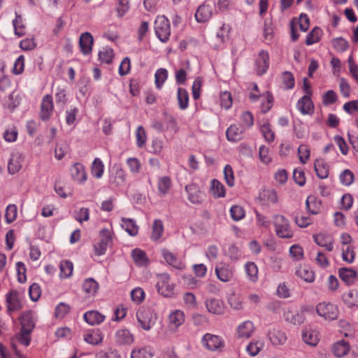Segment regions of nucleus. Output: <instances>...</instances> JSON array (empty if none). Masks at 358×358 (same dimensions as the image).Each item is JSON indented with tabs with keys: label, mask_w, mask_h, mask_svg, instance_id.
<instances>
[{
	"label": "nucleus",
	"mask_w": 358,
	"mask_h": 358,
	"mask_svg": "<svg viewBox=\"0 0 358 358\" xmlns=\"http://www.w3.org/2000/svg\"><path fill=\"white\" fill-rule=\"evenodd\" d=\"M161 254L169 265L178 270H182L185 268V266L182 261L169 250L163 248L161 250Z\"/></svg>",
	"instance_id": "4468645a"
},
{
	"label": "nucleus",
	"mask_w": 358,
	"mask_h": 358,
	"mask_svg": "<svg viewBox=\"0 0 358 358\" xmlns=\"http://www.w3.org/2000/svg\"><path fill=\"white\" fill-rule=\"evenodd\" d=\"M17 206L15 204H10L7 206L5 213V218L8 223L13 222L17 217Z\"/></svg>",
	"instance_id": "69168bd1"
},
{
	"label": "nucleus",
	"mask_w": 358,
	"mask_h": 358,
	"mask_svg": "<svg viewBox=\"0 0 358 358\" xmlns=\"http://www.w3.org/2000/svg\"><path fill=\"white\" fill-rule=\"evenodd\" d=\"M316 310L320 316L330 320L337 319L339 314L338 307L331 303H320L317 306Z\"/></svg>",
	"instance_id": "39448f33"
},
{
	"label": "nucleus",
	"mask_w": 358,
	"mask_h": 358,
	"mask_svg": "<svg viewBox=\"0 0 358 358\" xmlns=\"http://www.w3.org/2000/svg\"><path fill=\"white\" fill-rule=\"evenodd\" d=\"M244 129L237 125H231L226 131L225 135L228 141L231 142H237L242 139Z\"/></svg>",
	"instance_id": "393cba45"
},
{
	"label": "nucleus",
	"mask_w": 358,
	"mask_h": 358,
	"mask_svg": "<svg viewBox=\"0 0 358 358\" xmlns=\"http://www.w3.org/2000/svg\"><path fill=\"white\" fill-rule=\"evenodd\" d=\"M84 341L90 345H96L101 343L103 339V335L100 329H93L87 332L83 337Z\"/></svg>",
	"instance_id": "bb28decb"
},
{
	"label": "nucleus",
	"mask_w": 358,
	"mask_h": 358,
	"mask_svg": "<svg viewBox=\"0 0 358 358\" xmlns=\"http://www.w3.org/2000/svg\"><path fill=\"white\" fill-rule=\"evenodd\" d=\"M23 156L21 153L16 152L12 153L8 164V171L10 174L17 173L22 168Z\"/></svg>",
	"instance_id": "412c9836"
},
{
	"label": "nucleus",
	"mask_w": 358,
	"mask_h": 358,
	"mask_svg": "<svg viewBox=\"0 0 358 358\" xmlns=\"http://www.w3.org/2000/svg\"><path fill=\"white\" fill-rule=\"evenodd\" d=\"M296 275L307 282H312L315 279V273L308 266L303 265L299 266L296 271Z\"/></svg>",
	"instance_id": "2f4dec72"
},
{
	"label": "nucleus",
	"mask_w": 358,
	"mask_h": 358,
	"mask_svg": "<svg viewBox=\"0 0 358 358\" xmlns=\"http://www.w3.org/2000/svg\"><path fill=\"white\" fill-rule=\"evenodd\" d=\"M156 287L159 294L165 297H171L174 294V285L170 282L169 274L162 273L159 275Z\"/></svg>",
	"instance_id": "20e7f679"
},
{
	"label": "nucleus",
	"mask_w": 358,
	"mask_h": 358,
	"mask_svg": "<svg viewBox=\"0 0 358 358\" xmlns=\"http://www.w3.org/2000/svg\"><path fill=\"white\" fill-rule=\"evenodd\" d=\"M153 350L150 346H137L131 352V358H152Z\"/></svg>",
	"instance_id": "a878e982"
},
{
	"label": "nucleus",
	"mask_w": 358,
	"mask_h": 358,
	"mask_svg": "<svg viewBox=\"0 0 358 358\" xmlns=\"http://www.w3.org/2000/svg\"><path fill=\"white\" fill-rule=\"evenodd\" d=\"M342 257L345 262L352 263L355 258V248L352 245H347L346 248L343 249Z\"/></svg>",
	"instance_id": "e2e57ef3"
},
{
	"label": "nucleus",
	"mask_w": 358,
	"mask_h": 358,
	"mask_svg": "<svg viewBox=\"0 0 358 358\" xmlns=\"http://www.w3.org/2000/svg\"><path fill=\"white\" fill-rule=\"evenodd\" d=\"M209 194L214 199H219L224 196V185L217 179L210 181Z\"/></svg>",
	"instance_id": "72a5a7b5"
},
{
	"label": "nucleus",
	"mask_w": 358,
	"mask_h": 358,
	"mask_svg": "<svg viewBox=\"0 0 358 358\" xmlns=\"http://www.w3.org/2000/svg\"><path fill=\"white\" fill-rule=\"evenodd\" d=\"M13 25L15 35L20 37L25 34V25L20 15L15 13V18L13 20Z\"/></svg>",
	"instance_id": "37998d69"
},
{
	"label": "nucleus",
	"mask_w": 358,
	"mask_h": 358,
	"mask_svg": "<svg viewBox=\"0 0 358 358\" xmlns=\"http://www.w3.org/2000/svg\"><path fill=\"white\" fill-rule=\"evenodd\" d=\"M315 173L321 179H325L329 176V166L322 159H316L314 164Z\"/></svg>",
	"instance_id": "4c0bfd02"
},
{
	"label": "nucleus",
	"mask_w": 358,
	"mask_h": 358,
	"mask_svg": "<svg viewBox=\"0 0 358 358\" xmlns=\"http://www.w3.org/2000/svg\"><path fill=\"white\" fill-rule=\"evenodd\" d=\"M344 303L348 307H358V290L353 289L343 295Z\"/></svg>",
	"instance_id": "79ce46f5"
},
{
	"label": "nucleus",
	"mask_w": 358,
	"mask_h": 358,
	"mask_svg": "<svg viewBox=\"0 0 358 358\" xmlns=\"http://www.w3.org/2000/svg\"><path fill=\"white\" fill-rule=\"evenodd\" d=\"M31 333L32 332L27 331V330L20 329V331L15 334V336L13 340V342H12V347H13V350L15 352V355L19 358H25V357L18 350L15 342H17L20 345H22L24 347L29 346L30 344V342H31Z\"/></svg>",
	"instance_id": "423d86ee"
},
{
	"label": "nucleus",
	"mask_w": 358,
	"mask_h": 358,
	"mask_svg": "<svg viewBox=\"0 0 358 358\" xmlns=\"http://www.w3.org/2000/svg\"><path fill=\"white\" fill-rule=\"evenodd\" d=\"M307 309L301 308L300 310H287L285 313V320L293 324H301L305 320V313Z\"/></svg>",
	"instance_id": "2eb2a0df"
},
{
	"label": "nucleus",
	"mask_w": 358,
	"mask_h": 358,
	"mask_svg": "<svg viewBox=\"0 0 358 358\" xmlns=\"http://www.w3.org/2000/svg\"><path fill=\"white\" fill-rule=\"evenodd\" d=\"M339 276L348 285H352L357 280V272L351 268H341L339 270Z\"/></svg>",
	"instance_id": "f704fd0d"
},
{
	"label": "nucleus",
	"mask_w": 358,
	"mask_h": 358,
	"mask_svg": "<svg viewBox=\"0 0 358 358\" xmlns=\"http://www.w3.org/2000/svg\"><path fill=\"white\" fill-rule=\"evenodd\" d=\"M164 233L163 223L160 220H155L153 222L151 238L154 241H157L161 238Z\"/></svg>",
	"instance_id": "c03bdc74"
},
{
	"label": "nucleus",
	"mask_w": 358,
	"mask_h": 358,
	"mask_svg": "<svg viewBox=\"0 0 358 358\" xmlns=\"http://www.w3.org/2000/svg\"><path fill=\"white\" fill-rule=\"evenodd\" d=\"M339 178L341 182L346 186L350 185L354 181V174L349 169L343 171Z\"/></svg>",
	"instance_id": "774afa93"
},
{
	"label": "nucleus",
	"mask_w": 358,
	"mask_h": 358,
	"mask_svg": "<svg viewBox=\"0 0 358 358\" xmlns=\"http://www.w3.org/2000/svg\"><path fill=\"white\" fill-rule=\"evenodd\" d=\"M222 343V338L220 336L211 334H206L201 339L203 346L211 351L218 350Z\"/></svg>",
	"instance_id": "f8f14e48"
},
{
	"label": "nucleus",
	"mask_w": 358,
	"mask_h": 358,
	"mask_svg": "<svg viewBox=\"0 0 358 358\" xmlns=\"http://www.w3.org/2000/svg\"><path fill=\"white\" fill-rule=\"evenodd\" d=\"M261 131L265 138V140L269 143L273 142L275 139V133L271 129V127L269 123H264L261 126Z\"/></svg>",
	"instance_id": "4d7b16f0"
},
{
	"label": "nucleus",
	"mask_w": 358,
	"mask_h": 358,
	"mask_svg": "<svg viewBox=\"0 0 358 358\" xmlns=\"http://www.w3.org/2000/svg\"><path fill=\"white\" fill-rule=\"evenodd\" d=\"M99 289V283L92 278H86L83 283V290L88 296H94Z\"/></svg>",
	"instance_id": "c756f323"
},
{
	"label": "nucleus",
	"mask_w": 358,
	"mask_h": 358,
	"mask_svg": "<svg viewBox=\"0 0 358 358\" xmlns=\"http://www.w3.org/2000/svg\"><path fill=\"white\" fill-rule=\"evenodd\" d=\"M306 205L310 213L316 215L320 212V203H317V199L315 196H308L306 201Z\"/></svg>",
	"instance_id": "5fc2aeb1"
},
{
	"label": "nucleus",
	"mask_w": 358,
	"mask_h": 358,
	"mask_svg": "<svg viewBox=\"0 0 358 358\" xmlns=\"http://www.w3.org/2000/svg\"><path fill=\"white\" fill-rule=\"evenodd\" d=\"M157 186L158 190L161 194H166L171 187V180L170 178L168 176H162L159 178L158 179Z\"/></svg>",
	"instance_id": "09e8293b"
},
{
	"label": "nucleus",
	"mask_w": 358,
	"mask_h": 358,
	"mask_svg": "<svg viewBox=\"0 0 358 358\" xmlns=\"http://www.w3.org/2000/svg\"><path fill=\"white\" fill-rule=\"evenodd\" d=\"M267 335L273 345H283L287 341L285 334L278 329L269 330Z\"/></svg>",
	"instance_id": "b1692460"
},
{
	"label": "nucleus",
	"mask_w": 358,
	"mask_h": 358,
	"mask_svg": "<svg viewBox=\"0 0 358 358\" xmlns=\"http://www.w3.org/2000/svg\"><path fill=\"white\" fill-rule=\"evenodd\" d=\"M95 358H122L117 350L109 348L106 350H100L98 352Z\"/></svg>",
	"instance_id": "bf43d9fd"
},
{
	"label": "nucleus",
	"mask_w": 358,
	"mask_h": 358,
	"mask_svg": "<svg viewBox=\"0 0 358 358\" xmlns=\"http://www.w3.org/2000/svg\"><path fill=\"white\" fill-rule=\"evenodd\" d=\"M126 181L124 171L119 167L113 169L109 176V183L115 187L123 186Z\"/></svg>",
	"instance_id": "f3484780"
},
{
	"label": "nucleus",
	"mask_w": 358,
	"mask_h": 358,
	"mask_svg": "<svg viewBox=\"0 0 358 358\" xmlns=\"http://www.w3.org/2000/svg\"><path fill=\"white\" fill-rule=\"evenodd\" d=\"M100 241L94 245L95 255H103L106 253L108 245L111 241V233L108 229H103L100 231Z\"/></svg>",
	"instance_id": "0eeeda50"
},
{
	"label": "nucleus",
	"mask_w": 358,
	"mask_h": 358,
	"mask_svg": "<svg viewBox=\"0 0 358 358\" xmlns=\"http://www.w3.org/2000/svg\"><path fill=\"white\" fill-rule=\"evenodd\" d=\"M269 66V55L264 50H262L255 62V71L258 76L264 74Z\"/></svg>",
	"instance_id": "9b49d317"
},
{
	"label": "nucleus",
	"mask_w": 358,
	"mask_h": 358,
	"mask_svg": "<svg viewBox=\"0 0 358 358\" xmlns=\"http://www.w3.org/2000/svg\"><path fill=\"white\" fill-rule=\"evenodd\" d=\"M138 326L145 331H150L155 325L157 314L153 308L142 307L138 309L136 314Z\"/></svg>",
	"instance_id": "f257e3e1"
},
{
	"label": "nucleus",
	"mask_w": 358,
	"mask_h": 358,
	"mask_svg": "<svg viewBox=\"0 0 358 358\" xmlns=\"http://www.w3.org/2000/svg\"><path fill=\"white\" fill-rule=\"evenodd\" d=\"M115 340L120 345H129L134 342V336L129 330L122 329L116 331Z\"/></svg>",
	"instance_id": "4be33fe9"
},
{
	"label": "nucleus",
	"mask_w": 358,
	"mask_h": 358,
	"mask_svg": "<svg viewBox=\"0 0 358 358\" xmlns=\"http://www.w3.org/2000/svg\"><path fill=\"white\" fill-rule=\"evenodd\" d=\"M242 126L245 130L246 129L250 128L254 124V119L252 114L249 111L243 113L241 115Z\"/></svg>",
	"instance_id": "338daca9"
},
{
	"label": "nucleus",
	"mask_w": 358,
	"mask_h": 358,
	"mask_svg": "<svg viewBox=\"0 0 358 358\" xmlns=\"http://www.w3.org/2000/svg\"><path fill=\"white\" fill-rule=\"evenodd\" d=\"M273 224L276 235L281 238H291L294 236L289 222L285 216L275 215L273 216Z\"/></svg>",
	"instance_id": "f03ea898"
},
{
	"label": "nucleus",
	"mask_w": 358,
	"mask_h": 358,
	"mask_svg": "<svg viewBox=\"0 0 358 358\" xmlns=\"http://www.w3.org/2000/svg\"><path fill=\"white\" fill-rule=\"evenodd\" d=\"M155 32L157 37L162 43H166L171 35L169 20L165 16H158L155 21Z\"/></svg>",
	"instance_id": "7ed1b4c3"
},
{
	"label": "nucleus",
	"mask_w": 358,
	"mask_h": 358,
	"mask_svg": "<svg viewBox=\"0 0 358 358\" xmlns=\"http://www.w3.org/2000/svg\"><path fill=\"white\" fill-rule=\"evenodd\" d=\"M264 343L260 341H252L246 347V351L248 353L254 357L259 354V352L264 348Z\"/></svg>",
	"instance_id": "8fccbe9b"
},
{
	"label": "nucleus",
	"mask_w": 358,
	"mask_h": 358,
	"mask_svg": "<svg viewBox=\"0 0 358 358\" xmlns=\"http://www.w3.org/2000/svg\"><path fill=\"white\" fill-rule=\"evenodd\" d=\"M84 319L90 325H97L105 320V316L96 310H90L84 314Z\"/></svg>",
	"instance_id": "473e14b6"
},
{
	"label": "nucleus",
	"mask_w": 358,
	"mask_h": 358,
	"mask_svg": "<svg viewBox=\"0 0 358 358\" xmlns=\"http://www.w3.org/2000/svg\"><path fill=\"white\" fill-rule=\"evenodd\" d=\"M104 172V165L99 158H95L92 162L91 173L96 178H101Z\"/></svg>",
	"instance_id": "a18cd8bd"
},
{
	"label": "nucleus",
	"mask_w": 358,
	"mask_h": 358,
	"mask_svg": "<svg viewBox=\"0 0 358 358\" xmlns=\"http://www.w3.org/2000/svg\"><path fill=\"white\" fill-rule=\"evenodd\" d=\"M185 322V315L182 310H174L168 316L169 328L171 331H176Z\"/></svg>",
	"instance_id": "ddd939ff"
},
{
	"label": "nucleus",
	"mask_w": 358,
	"mask_h": 358,
	"mask_svg": "<svg viewBox=\"0 0 358 358\" xmlns=\"http://www.w3.org/2000/svg\"><path fill=\"white\" fill-rule=\"evenodd\" d=\"M113 50L110 48H104L102 50L99 51V59L106 64H110L113 58Z\"/></svg>",
	"instance_id": "13d9d810"
},
{
	"label": "nucleus",
	"mask_w": 358,
	"mask_h": 358,
	"mask_svg": "<svg viewBox=\"0 0 358 358\" xmlns=\"http://www.w3.org/2000/svg\"><path fill=\"white\" fill-rule=\"evenodd\" d=\"M93 43V36L90 33L85 32L80 35L79 45L83 55H87L92 52Z\"/></svg>",
	"instance_id": "6ab92c4d"
},
{
	"label": "nucleus",
	"mask_w": 358,
	"mask_h": 358,
	"mask_svg": "<svg viewBox=\"0 0 358 358\" xmlns=\"http://www.w3.org/2000/svg\"><path fill=\"white\" fill-rule=\"evenodd\" d=\"M261 200L266 203H276L278 202L277 193L273 189H264L259 194Z\"/></svg>",
	"instance_id": "49530a36"
},
{
	"label": "nucleus",
	"mask_w": 358,
	"mask_h": 358,
	"mask_svg": "<svg viewBox=\"0 0 358 358\" xmlns=\"http://www.w3.org/2000/svg\"><path fill=\"white\" fill-rule=\"evenodd\" d=\"M122 227L132 236H136L138 231V227L133 219L122 218Z\"/></svg>",
	"instance_id": "58836bf2"
},
{
	"label": "nucleus",
	"mask_w": 358,
	"mask_h": 358,
	"mask_svg": "<svg viewBox=\"0 0 358 358\" xmlns=\"http://www.w3.org/2000/svg\"><path fill=\"white\" fill-rule=\"evenodd\" d=\"M230 215L234 221H239L245 217V212L242 206L234 205L230 208Z\"/></svg>",
	"instance_id": "6e6d98bb"
},
{
	"label": "nucleus",
	"mask_w": 358,
	"mask_h": 358,
	"mask_svg": "<svg viewBox=\"0 0 358 358\" xmlns=\"http://www.w3.org/2000/svg\"><path fill=\"white\" fill-rule=\"evenodd\" d=\"M185 191L188 194V199L192 203H199L203 198V193L199 187L194 184L186 185Z\"/></svg>",
	"instance_id": "aec40b11"
},
{
	"label": "nucleus",
	"mask_w": 358,
	"mask_h": 358,
	"mask_svg": "<svg viewBox=\"0 0 358 358\" xmlns=\"http://www.w3.org/2000/svg\"><path fill=\"white\" fill-rule=\"evenodd\" d=\"M131 257L135 264L138 266H145L148 264L146 253L141 249L136 248L131 252Z\"/></svg>",
	"instance_id": "c9c22d12"
},
{
	"label": "nucleus",
	"mask_w": 358,
	"mask_h": 358,
	"mask_svg": "<svg viewBox=\"0 0 358 358\" xmlns=\"http://www.w3.org/2000/svg\"><path fill=\"white\" fill-rule=\"evenodd\" d=\"M212 16V10L209 5L206 3L201 5L196 10L195 18L199 22H205Z\"/></svg>",
	"instance_id": "c85d7f7f"
},
{
	"label": "nucleus",
	"mask_w": 358,
	"mask_h": 358,
	"mask_svg": "<svg viewBox=\"0 0 358 358\" xmlns=\"http://www.w3.org/2000/svg\"><path fill=\"white\" fill-rule=\"evenodd\" d=\"M126 164L132 173L137 174L140 172L141 164L137 158L129 157L127 159Z\"/></svg>",
	"instance_id": "052dcab7"
},
{
	"label": "nucleus",
	"mask_w": 358,
	"mask_h": 358,
	"mask_svg": "<svg viewBox=\"0 0 358 358\" xmlns=\"http://www.w3.org/2000/svg\"><path fill=\"white\" fill-rule=\"evenodd\" d=\"M7 309L9 313L15 312L22 308V295L17 290H11L6 294Z\"/></svg>",
	"instance_id": "1a4fd4ad"
},
{
	"label": "nucleus",
	"mask_w": 358,
	"mask_h": 358,
	"mask_svg": "<svg viewBox=\"0 0 358 358\" xmlns=\"http://www.w3.org/2000/svg\"><path fill=\"white\" fill-rule=\"evenodd\" d=\"M60 277L66 278L70 277L73 273V265L70 261H62L59 264Z\"/></svg>",
	"instance_id": "de8ad7c7"
},
{
	"label": "nucleus",
	"mask_w": 358,
	"mask_h": 358,
	"mask_svg": "<svg viewBox=\"0 0 358 358\" xmlns=\"http://www.w3.org/2000/svg\"><path fill=\"white\" fill-rule=\"evenodd\" d=\"M282 80L286 90H291L294 87V77L291 72H283L282 74Z\"/></svg>",
	"instance_id": "680f3d73"
},
{
	"label": "nucleus",
	"mask_w": 358,
	"mask_h": 358,
	"mask_svg": "<svg viewBox=\"0 0 358 358\" xmlns=\"http://www.w3.org/2000/svg\"><path fill=\"white\" fill-rule=\"evenodd\" d=\"M303 341L310 345L315 346L319 341L317 333L312 329H304L302 331Z\"/></svg>",
	"instance_id": "ea45409f"
},
{
	"label": "nucleus",
	"mask_w": 358,
	"mask_h": 358,
	"mask_svg": "<svg viewBox=\"0 0 358 358\" xmlns=\"http://www.w3.org/2000/svg\"><path fill=\"white\" fill-rule=\"evenodd\" d=\"M315 242L320 247L324 248L327 251L331 252L334 249V240L333 237L327 234L313 235Z\"/></svg>",
	"instance_id": "dca6fc26"
},
{
	"label": "nucleus",
	"mask_w": 358,
	"mask_h": 358,
	"mask_svg": "<svg viewBox=\"0 0 358 358\" xmlns=\"http://www.w3.org/2000/svg\"><path fill=\"white\" fill-rule=\"evenodd\" d=\"M255 325L252 322L246 320L237 327V336L239 338H250L255 332Z\"/></svg>",
	"instance_id": "a211bd4d"
},
{
	"label": "nucleus",
	"mask_w": 358,
	"mask_h": 358,
	"mask_svg": "<svg viewBox=\"0 0 358 358\" xmlns=\"http://www.w3.org/2000/svg\"><path fill=\"white\" fill-rule=\"evenodd\" d=\"M246 273L249 280L252 282H256L258 279V268L253 262H248L245 265Z\"/></svg>",
	"instance_id": "864d4df0"
},
{
	"label": "nucleus",
	"mask_w": 358,
	"mask_h": 358,
	"mask_svg": "<svg viewBox=\"0 0 358 358\" xmlns=\"http://www.w3.org/2000/svg\"><path fill=\"white\" fill-rule=\"evenodd\" d=\"M322 31L319 27H315L312 29V31L307 35L306 39V44L307 45H313L315 43H317L321 36H322Z\"/></svg>",
	"instance_id": "3c124183"
},
{
	"label": "nucleus",
	"mask_w": 358,
	"mask_h": 358,
	"mask_svg": "<svg viewBox=\"0 0 358 358\" xmlns=\"http://www.w3.org/2000/svg\"><path fill=\"white\" fill-rule=\"evenodd\" d=\"M168 78V71L165 69H159L155 74V83L157 89H161Z\"/></svg>",
	"instance_id": "603ef678"
},
{
	"label": "nucleus",
	"mask_w": 358,
	"mask_h": 358,
	"mask_svg": "<svg viewBox=\"0 0 358 358\" xmlns=\"http://www.w3.org/2000/svg\"><path fill=\"white\" fill-rule=\"evenodd\" d=\"M177 100L181 110H185L189 106V94L187 91L182 87L178 89Z\"/></svg>",
	"instance_id": "a19ab883"
},
{
	"label": "nucleus",
	"mask_w": 358,
	"mask_h": 358,
	"mask_svg": "<svg viewBox=\"0 0 358 358\" xmlns=\"http://www.w3.org/2000/svg\"><path fill=\"white\" fill-rule=\"evenodd\" d=\"M74 217L80 223L84 221H88L90 219V210L87 208H81L75 211Z\"/></svg>",
	"instance_id": "0e129e2a"
},
{
	"label": "nucleus",
	"mask_w": 358,
	"mask_h": 358,
	"mask_svg": "<svg viewBox=\"0 0 358 358\" xmlns=\"http://www.w3.org/2000/svg\"><path fill=\"white\" fill-rule=\"evenodd\" d=\"M206 306L208 310L213 314H222L224 311V303L222 300L210 299L206 300Z\"/></svg>",
	"instance_id": "7c9ffc66"
},
{
	"label": "nucleus",
	"mask_w": 358,
	"mask_h": 358,
	"mask_svg": "<svg viewBox=\"0 0 358 358\" xmlns=\"http://www.w3.org/2000/svg\"><path fill=\"white\" fill-rule=\"evenodd\" d=\"M298 110L303 115L312 114L314 111L313 103L308 95H305L301 98L297 103Z\"/></svg>",
	"instance_id": "5701e85b"
},
{
	"label": "nucleus",
	"mask_w": 358,
	"mask_h": 358,
	"mask_svg": "<svg viewBox=\"0 0 358 358\" xmlns=\"http://www.w3.org/2000/svg\"><path fill=\"white\" fill-rule=\"evenodd\" d=\"M332 350L335 356L337 357H342L348 353L350 346L348 342L342 340L334 344Z\"/></svg>",
	"instance_id": "e433bc0d"
},
{
	"label": "nucleus",
	"mask_w": 358,
	"mask_h": 358,
	"mask_svg": "<svg viewBox=\"0 0 358 358\" xmlns=\"http://www.w3.org/2000/svg\"><path fill=\"white\" fill-rule=\"evenodd\" d=\"M20 329L32 332L35 327V322L31 312H24L20 318Z\"/></svg>",
	"instance_id": "cd10ccee"
},
{
	"label": "nucleus",
	"mask_w": 358,
	"mask_h": 358,
	"mask_svg": "<svg viewBox=\"0 0 358 358\" xmlns=\"http://www.w3.org/2000/svg\"><path fill=\"white\" fill-rule=\"evenodd\" d=\"M70 174L73 181L79 185H83L87 180V173L83 164L80 162L74 163L70 169Z\"/></svg>",
	"instance_id": "6e6552de"
},
{
	"label": "nucleus",
	"mask_w": 358,
	"mask_h": 358,
	"mask_svg": "<svg viewBox=\"0 0 358 358\" xmlns=\"http://www.w3.org/2000/svg\"><path fill=\"white\" fill-rule=\"evenodd\" d=\"M54 109L53 99L50 94H46L42 99L41 103L40 117L43 121L48 120Z\"/></svg>",
	"instance_id": "9d476101"
}]
</instances>
